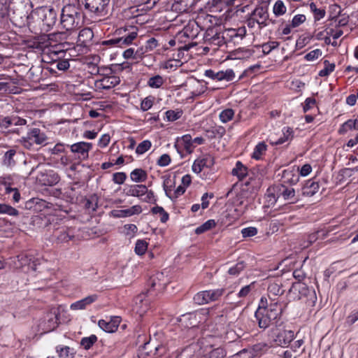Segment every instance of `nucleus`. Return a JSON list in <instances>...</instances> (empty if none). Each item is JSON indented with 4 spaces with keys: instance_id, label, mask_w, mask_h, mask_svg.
<instances>
[{
    "instance_id": "62",
    "label": "nucleus",
    "mask_w": 358,
    "mask_h": 358,
    "mask_svg": "<svg viewBox=\"0 0 358 358\" xmlns=\"http://www.w3.org/2000/svg\"><path fill=\"white\" fill-rule=\"evenodd\" d=\"M10 120L12 126H22L27 124V120L20 117L16 115H10Z\"/></svg>"
},
{
    "instance_id": "38",
    "label": "nucleus",
    "mask_w": 358,
    "mask_h": 358,
    "mask_svg": "<svg viewBox=\"0 0 358 358\" xmlns=\"http://www.w3.org/2000/svg\"><path fill=\"white\" fill-rule=\"evenodd\" d=\"M161 278H163V273H157L153 275L150 279V284L152 287H157V289H164L166 286V283H162Z\"/></svg>"
},
{
    "instance_id": "56",
    "label": "nucleus",
    "mask_w": 358,
    "mask_h": 358,
    "mask_svg": "<svg viewBox=\"0 0 358 358\" xmlns=\"http://www.w3.org/2000/svg\"><path fill=\"white\" fill-rule=\"evenodd\" d=\"M11 126L10 116L0 117V131L4 132Z\"/></svg>"
},
{
    "instance_id": "7",
    "label": "nucleus",
    "mask_w": 358,
    "mask_h": 358,
    "mask_svg": "<svg viewBox=\"0 0 358 358\" xmlns=\"http://www.w3.org/2000/svg\"><path fill=\"white\" fill-rule=\"evenodd\" d=\"M36 13L43 22V24L48 27H51L56 23L57 13L52 8L47 6L41 7L36 10Z\"/></svg>"
},
{
    "instance_id": "23",
    "label": "nucleus",
    "mask_w": 358,
    "mask_h": 358,
    "mask_svg": "<svg viewBox=\"0 0 358 358\" xmlns=\"http://www.w3.org/2000/svg\"><path fill=\"white\" fill-rule=\"evenodd\" d=\"M147 192V187L143 185H132L127 189L126 194L127 196L141 198Z\"/></svg>"
},
{
    "instance_id": "40",
    "label": "nucleus",
    "mask_w": 358,
    "mask_h": 358,
    "mask_svg": "<svg viewBox=\"0 0 358 358\" xmlns=\"http://www.w3.org/2000/svg\"><path fill=\"white\" fill-rule=\"evenodd\" d=\"M0 214H6L10 216H17L19 211L15 208L6 203H0Z\"/></svg>"
},
{
    "instance_id": "57",
    "label": "nucleus",
    "mask_w": 358,
    "mask_h": 358,
    "mask_svg": "<svg viewBox=\"0 0 358 358\" xmlns=\"http://www.w3.org/2000/svg\"><path fill=\"white\" fill-rule=\"evenodd\" d=\"M153 101H154V97H152V96H150L145 98L141 101V110L143 111H147L148 110L151 108V107L153 105Z\"/></svg>"
},
{
    "instance_id": "5",
    "label": "nucleus",
    "mask_w": 358,
    "mask_h": 358,
    "mask_svg": "<svg viewBox=\"0 0 358 358\" xmlns=\"http://www.w3.org/2000/svg\"><path fill=\"white\" fill-rule=\"evenodd\" d=\"M110 0H84L85 8L97 16H104L107 13Z\"/></svg>"
},
{
    "instance_id": "1",
    "label": "nucleus",
    "mask_w": 358,
    "mask_h": 358,
    "mask_svg": "<svg viewBox=\"0 0 358 358\" xmlns=\"http://www.w3.org/2000/svg\"><path fill=\"white\" fill-rule=\"evenodd\" d=\"M282 309V304L279 301L271 300L268 302L266 297H262L255 314L259 327L264 329L268 327L274 321L280 318Z\"/></svg>"
},
{
    "instance_id": "30",
    "label": "nucleus",
    "mask_w": 358,
    "mask_h": 358,
    "mask_svg": "<svg viewBox=\"0 0 358 358\" xmlns=\"http://www.w3.org/2000/svg\"><path fill=\"white\" fill-rule=\"evenodd\" d=\"M69 62L68 59H59L56 62H54V65L48 67V70L51 73H56V69L59 71H66L69 68Z\"/></svg>"
},
{
    "instance_id": "10",
    "label": "nucleus",
    "mask_w": 358,
    "mask_h": 358,
    "mask_svg": "<svg viewBox=\"0 0 358 358\" xmlns=\"http://www.w3.org/2000/svg\"><path fill=\"white\" fill-rule=\"evenodd\" d=\"M250 15L257 22L259 29L268 25L269 15L267 7L263 6H257Z\"/></svg>"
},
{
    "instance_id": "51",
    "label": "nucleus",
    "mask_w": 358,
    "mask_h": 358,
    "mask_svg": "<svg viewBox=\"0 0 358 358\" xmlns=\"http://www.w3.org/2000/svg\"><path fill=\"white\" fill-rule=\"evenodd\" d=\"M234 111L231 108H227V109L222 110L220 113L219 117H220V120L222 122L226 123V122L230 121L231 120H232V118L234 117Z\"/></svg>"
},
{
    "instance_id": "29",
    "label": "nucleus",
    "mask_w": 358,
    "mask_h": 358,
    "mask_svg": "<svg viewBox=\"0 0 358 358\" xmlns=\"http://www.w3.org/2000/svg\"><path fill=\"white\" fill-rule=\"evenodd\" d=\"M137 35L138 34L136 31H131L127 35L123 36L122 37H118L119 47L124 48L127 45H131L134 40L136 38Z\"/></svg>"
},
{
    "instance_id": "13",
    "label": "nucleus",
    "mask_w": 358,
    "mask_h": 358,
    "mask_svg": "<svg viewBox=\"0 0 358 358\" xmlns=\"http://www.w3.org/2000/svg\"><path fill=\"white\" fill-rule=\"evenodd\" d=\"M214 164V158L210 155H206L202 157L196 159L192 165V171L196 173H199L203 168H211Z\"/></svg>"
},
{
    "instance_id": "36",
    "label": "nucleus",
    "mask_w": 358,
    "mask_h": 358,
    "mask_svg": "<svg viewBox=\"0 0 358 358\" xmlns=\"http://www.w3.org/2000/svg\"><path fill=\"white\" fill-rule=\"evenodd\" d=\"M193 300L194 303L198 305H203L206 303H208L210 301L207 290L199 292L197 294H196L193 298Z\"/></svg>"
},
{
    "instance_id": "24",
    "label": "nucleus",
    "mask_w": 358,
    "mask_h": 358,
    "mask_svg": "<svg viewBox=\"0 0 358 358\" xmlns=\"http://www.w3.org/2000/svg\"><path fill=\"white\" fill-rule=\"evenodd\" d=\"M65 50L59 49V50H50L48 52L43 53V61L48 63H51V66L54 65V62H56L59 59L61 58L62 56L60 55H63Z\"/></svg>"
},
{
    "instance_id": "12",
    "label": "nucleus",
    "mask_w": 358,
    "mask_h": 358,
    "mask_svg": "<svg viewBox=\"0 0 358 358\" xmlns=\"http://www.w3.org/2000/svg\"><path fill=\"white\" fill-rule=\"evenodd\" d=\"M273 332L275 335L273 341L276 345L280 346L288 345L294 338V331L291 330L280 329L277 333L273 330Z\"/></svg>"
},
{
    "instance_id": "28",
    "label": "nucleus",
    "mask_w": 358,
    "mask_h": 358,
    "mask_svg": "<svg viewBox=\"0 0 358 358\" xmlns=\"http://www.w3.org/2000/svg\"><path fill=\"white\" fill-rule=\"evenodd\" d=\"M280 190V196L290 203H294L299 201V197L296 195L295 190L291 187H285L282 186Z\"/></svg>"
},
{
    "instance_id": "34",
    "label": "nucleus",
    "mask_w": 358,
    "mask_h": 358,
    "mask_svg": "<svg viewBox=\"0 0 358 358\" xmlns=\"http://www.w3.org/2000/svg\"><path fill=\"white\" fill-rule=\"evenodd\" d=\"M282 179L285 182L293 185L296 184L299 181V177L294 171L285 170L282 173Z\"/></svg>"
},
{
    "instance_id": "14",
    "label": "nucleus",
    "mask_w": 358,
    "mask_h": 358,
    "mask_svg": "<svg viewBox=\"0 0 358 358\" xmlns=\"http://www.w3.org/2000/svg\"><path fill=\"white\" fill-rule=\"evenodd\" d=\"M18 80L9 76L1 78L0 80V94H15Z\"/></svg>"
},
{
    "instance_id": "59",
    "label": "nucleus",
    "mask_w": 358,
    "mask_h": 358,
    "mask_svg": "<svg viewBox=\"0 0 358 358\" xmlns=\"http://www.w3.org/2000/svg\"><path fill=\"white\" fill-rule=\"evenodd\" d=\"M255 287V282H252L250 285H245L241 288V289L238 293V296L239 298L246 297L251 290Z\"/></svg>"
},
{
    "instance_id": "2",
    "label": "nucleus",
    "mask_w": 358,
    "mask_h": 358,
    "mask_svg": "<svg viewBox=\"0 0 358 358\" xmlns=\"http://www.w3.org/2000/svg\"><path fill=\"white\" fill-rule=\"evenodd\" d=\"M60 24L68 31L77 30L83 24L82 12L78 3H69L62 10Z\"/></svg>"
},
{
    "instance_id": "41",
    "label": "nucleus",
    "mask_w": 358,
    "mask_h": 358,
    "mask_svg": "<svg viewBox=\"0 0 358 358\" xmlns=\"http://www.w3.org/2000/svg\"><path fill=\"white\" fill-rule=\"evenodd\" d=\"M310 9L313 12L315 20L317 21L321 20L325 16L326 11L324 8H318L315 3L312 2L310 4Z\"/></svg>"
},
{
    "instance_id": "50",
    "label": "nucleus",
    "mask_w": 358,
    "mask_h": 358,
    "mask_svg": "<svg viewBox=\"0 0 358 358\" xmlns=\"http://www.w3.org/2000/svg\"><path fill=\"white\" fill-rule=\"evenodd\" d=\"M148 249V243L144 240H138L135 245V252L138 255L145 254Z\"/></svg>"
},
{
    "instance_id": "11",
    "label": "nucleus",
    "mask_w": 358,
    "mask_h": 358,
    "mask_svg": "<svg viewBox=\"0 0 358 358\" xmlns=\"http://www.w3.org/2000/svg\"><path fill=\"white\" fill-rule=\"evenodd\" d=\"M204 75L212 80L222 81H231L235 78V73L232 69H227L226 71H220L217 72L212 69L206 70Z\"/></svg>"
},
{
    "instance_id": "52",
    "label": "nucleus",
    "mask_w": 358,
    "mask_h": 358,
    "mask_svg": "<svg viewBox=\"0 0 358 358\" xmlns=\"http://www.w3.org/2000/svg\"><path fill=\"white\" fill-rule=\"evenodd\" d=\"M151 145L152 143L149 140H145L138 145L136 152L138 155H142L147 152L151 148Z\"/></svg>"
},
{
    "instance_id": "19",
    "label": "nucleus",
    "mask_w": 358,
    "mask_h": 358,
    "mask_svg": "<svg viewBox=\"0 0 358 358\" xmlns=\"http://www.w3.org/2000/svg\"><path fill=\"white\" fill-rule=\"evenodd\" d=\"M59 316L56 311L50 312L45 316V320L41 324L43 329L45 331L54 330L58 325Z\"/></svg>"
},
{
    "instance_id": "22",
    "label": "nucleus",
    "mask_w": 358,
    "mask_h": 358,
    "mask_svg": "<svg viewBox=\"0 0 358 358\" xmlns=\"http://www.w3.org/2000/svg\"><path fill=\"white\" fill-rule=\"evenodd\" d=\"M40 180L44 185L52 186L59 182L60 177L55 171H50L46 173H41V178H40Z\"/></svg>"
},
{
    "instance_id": "47",
    "label": "nucleus",
    "mask_w": 358,
    "mask_h": 358,
    "mask_svg": "<svg viewBox=\"0 0 358 358\" xmlns=\"http://www.w3.org/2000/svg\"><path fill=\"white\" fill-rule=\"evenodd\" d=\"M96 341L97 337L93 334L89 337L83 338L80 341V345L84 349L89 350Z\"/></svg>"
},
{
    "instance_id": "61",
    "label": "nucleus",
    "mask_w": 358,
    "mask_h": 358,
    "mask_svg": "<svg viewBox=\"0 0 358 358\" xmlns=\"http://www.w3.org/2000/svg\"><path fill=\"white\" fill-rule=\"evenodd\" d=\"M127 178V175L123 172L115 173L113 176V180L115 183L123 184Z\"/></svg>"
},
{
    "instance_id": "46",
    "label": "nucleus",
    "mask_w": 358,
    "mask_h": 358,
    "mask_svg": "<svg viewBox=\"0 0 358 358\" xmlns=\"http://www.w3.org/2000/svg\"><path fill=\"white\" fill-rule=\"evenodd\" d=\"M151 211L153 214L159 215V219L163 223H165L169 220V214L161 206H155L152 208Z\"/></svg>"
},
{
    "instance_id": "33",
    "label": "nucleus",
    "mask_w": 358,
    "mask_h": 358,
    "mask_svg": "<svg viewBox=\"0 0 358 358\" xmlns=\"http://www.w3.org/2000/svg\"><path fill=\"white\" fill-rule=\"evenodd\" d=\"M16 151L14 149L6 151L3 157V164L8 167L13 166L15 164L14 159Z\"/></svg>"
},
{
    "instance_id": "64",
    "label": "nucleus",
    "mask_w": 358,
    "mask_h": 358,
    "mask_svg": "<svg viewBox=\"0 0 358 358\" xmlns=\"http://www.w3.org/2000/svg\"><path fill=\"white\" fill-rule=\"evenodd\" d=\"M358 320V310H353L346 318V324L348 325H352Z\"/></svg>"
},
{
    "instance_id": "48",
    "label": "nucleus",
    "mask_w": 358,
    "mask_h": 358,
    "mask_svg": "<svg viewBox=\"0 0 358 358\" xmlns=\"http://www.w3.org/2000/svg\"><path fill=\"white\" fill-rule=\"evenodd\" d=\"M209 301H215L218 300L224 293L223 288L207 290Z\"/></svg>"
},
{
    "instance_id": "35",
    "label": "nucleus",
    "mask_w": 358,
    "mask_h": 358,
    "mask_svg": "<svg viewBox=\"0 0 358 358\" xmlns=\"http://www.w3.org/2000/svg\"><path fill=\"white\" fill-rule=\"evenodd\" d=\"M183 114L182 109L169 110L165 113L166 118L169 122H174L179 120Z\"/></svg>"
},
{
    "instance_id": "58",
    "label": "nucleus",
    "mask_w": 358,
    "mask_h": 358,
    "mask_svg": "<svg viewBox=\"0 0 358 358\" xmlns=\"http://www.w3.org/2000/svg\"><path fill=\"white\" fill-rule=\"evenodd\" d=\"M257 229L254 227L244 228L241 230V234L243 238L252 237L257 234Z\"/></svg>"
},
{
    "instance_id": "3",
    "label": "nucleus",
    "mask_w": 358,
    "mask_h": 358,
    "mask_svg": "<svg viewBox=\"0 0 358 358\" xmlns=\"http://www.w3.org/2000/svg\"><path fill=\"white\" fill-rule=\"evenodd\" d=\"M48 136L38 128L30 129L26 136H22L18 142L25 149L35 150V145L45 146L48 144Z\"/></svg>"
},
{
    "instance_id": "63",
    "label": "nucleus",
    "mask_w": 358,
    "mask_h": 358,
    "mask_svg": "<svg viewBox=\"0 0 358 358\" xmlns=\"http://www.w3.org/2000/svg\"><path fill=\"white\" fill-rule=\"evenodd\" d=\"M321 54L322 52L320 49H315L306 54L305 56V59L307 61H313L317 59L321 55Z\"/></svg>"
},
{
    "instance_id": "17",
    "label": "nucleus",
    "mask_w": 358,
    "mask_h": 358,
    "mask_svg": "<svg viewBox=\"0 0 358 358\" xmlns=\"http://www.w3.org/2000/svg\"><path fill=\"white\" fill-rule=\"evenodd\" d=\"M176 147L178 152L180 150L185 151L188 154L193 152L196 145L192 144V138L190 134H185L181 138H178Z\"/></svg>"
},
{
    "instance_id": "60",
    "label": "nucleus",
    "mask_w": 358,
    "mask_h": 358,
    "mask_svg": "<svg viewBox=\"0 0 358 358\" xmlns=\"http://www.w3.org/2000/svg\"><path fill=\"white\" fill-rule=\"evenodd\" d=\"M226 355L222 348H218L210 351L208 358H224Z\"/></svg>"
},
{
    "instance_id": "8",
    "label": "nucleus",
    "mask_w": 358,
    "mask_h": 358,
    "mask_svg": "<svg viewBox=\"0 0 358 358\" xmlns=\"http://www.w3.org/2000/svg\"><path fill=\"white\" fill-rule=\"evenodd\" d=\"M57 244L67 243L74 240L76 237L75 229L73 227H63L57 229L53 234Z\"/></svg>"
},
{
    "instance_id": "39",
    "label": "nucleus",
    "mask_w": 358,
    "mask_h": 358,
    "mask_svg": "<svg viewBox=\"0 0 358 358\" xmlns=\"http://www.w3.org/2000/svg\"><path fill=\"white\" fill-rule=\"evenodd\" d=\"M215 225H216V223L214 220H208V221L204 222L203 224L198 227L195 229V233L196 234H203V233L213 229V227H215Z\"/></svg>"
},
{
    "instance_id": "18",
    "label": "nucleus",
    "mask_w": 358,
    "mask_h": 358,
    "mask_svg": "<svg viewBox=\"0 0 358 358\" xmlns=\"http://www.w3.org/2000/svg\"><path fill=\"white\" fill-rule=\"evenodd\" d=\"M120 322V317L115 316L111 317L109 321L100 320L98 322V324L99 327L106 332L113 333L117 330Z\"/></svg>"
},
{
    "instance_id": "9",
    "label": "nucleus",
    "mask_w": 358,
    "mask_h": 358,
    "mask_svg": "<svg viewBox=\"0 0 358 358\" xmlns=\"http://www.w3.org/2000/svg\"><path fill=\"white\" fill-rule=\"evenodd\" d=\"M120 82L119 77L115 76H105L101 79L94 82V87L96 91L110 90L117 85Z\"/></svg>"
},
{
    "instance_id": "6",
    "label": "nucleus",
    "mask_w": 358,
    "mask_h": 358,
    "mask_svg": "<svg viewBox=\"0 0 358 358\" xmlns=\"http://www.w3.org/2000/svg\"><path fill=\"white\" fill-rule=\"evenodd\" d=\"M289 294L294 300H300L303 297L310 296V299H313H313H316L314 291L310 289L306 284L301 282L293 283L289 289Z\"/></svg>"
},
{
    "instance_id": "15",
    "label": "nucleus",
    "mask_w": 358,
    "mask_h": 358,
    "mask_svg": "<svg viewBox=\"0 0 358 358\" xmlns=\"http://www.w3.org/2000/svg\"><path fill=\"white\" fill-rule=\"evenodd\" d=\"M91 143L79 142L71 145V150L74 153L78 155V157L80 159H86L89 156V151L92 148Z\"/></svg>"
},
{
    "instance_id": "37",
    "label": "nucleus",
    "mask_w": 358,
    "mask_h": 358,
    "mask_svg": "<svg viewBox=\"0 0 358 358\" xmlns=\"http://www.w3.org/2000/svg\"><path fill=\"white\" fill-rule=\"evenodd\" d=\"M266 148L267 145L264 142L259 143L254 149V152L252 155V158L259 159L262 155L265 153Z\"/></svg>"
},
{
    "instance_id": "20",
    "label": "nucleus",
    "mask_w": 358,
    "mask_h": 358,
    "mask_svg": "<svg viewBox=\"0 0 358 358\" xmlns=\"http://www.w3.org/2000/svg\"><path fill=\"white\" fill-rule=\"evenodd\" d=\"M97 299L98 296L96 294L87 296L81 300L73 303L71 305V309L73 310L85 309L87 306L96 301Z\"/></svg>"
},
{
    "instance_id": "45",
    "label": "nucleus",
    "mask_w": 358,
    "mask_h": 358,
    "mask_svg": "<svg viewBox=\"0 0 358 358\" xmlns=\"http://www.w3.org/2000/svg\"><path fill=\"white\" fill-rule=\"evenodd\" d=\"M269 348V346L266 343H259L252 347V350L255 356H258L265 353Z\"/></svg>"
},
{
    "instance_id": "25",
    "label": "nucleus",
    "mask_w": 358,
    "mask_h": 358,
    "mask_svg": "<svg viewBox=\"0 0 358 358\" xmlns=\"http://www.w3.org/2000/svg\"><path fill=\"white\" fill-rule=\"evenodd\" d=\"M282 136L277 141H270L271 145H281L285 142L291 141L294 138V130L289 127H285L282 130Z\"/></svg>"
},
{
    "instance_id": "32",
    "label": "nucleus",
    "mask_w": 358,
    "mask_h": 358,
    "mask_svg": "<svg viewBox=\"0 0 358 358\" xmlns=\"http://www.w3.org/2000/svg\"><path fill=\"white\" fill-rule=\"evenodd\" d=\"M130 178L135 182H144L147 179V173L141 169H136L130 173Z\"/></svg>"
},
{
    "instance_id": "16",
    "label": "nucleus",
    "mask_w": 358,
    "mask_h": 358,
    "mask_svg": "<svg viewBox=\"0 0 358 358\" xmlns=\"http://www.w3.org/2000/svg\"><path fill=\"white\" fill-rule=\"evenodd\" d=\"M141 212V206L140 205H135L124 210H113L110 213L113 217L121 218L131 217L134 215H139Z\"/></svg>"
},
{
    "instance_id": "4",
    "label": "nucleus",
    "mask_w": 358,
    "mask_h": 358,
    "mask_svg": "<svg viewBox=\"0 0 358 358\" xmlns=\"http://www.w3.org/2000/svg\"><path fill=\"white\" fill-rule=\"evenodd\" d=\"M210 32L213 33V29L207 31L206 35L205 36V41L210 44L213 43L217 46H221L222 44L226 43L228 38L231 40L234 38H237L236 29H229L225 30L222 34L220 33H215L211 36H210Z\"/></svg>"
},
{
    "instance_id": "49",
    "label": "nucleus",
    "mask_w": 358,
    "mask_h": 358,
    "mask_svg": "<svg viewBox=\"0 0 358 358\" xmlns=\"http://www.w3.org/2000/svg\"><path fill=\"white\" fill-rule=\"evenodd\" d=\"M273 10L276 16H280L286 13L287 8L282 1L278 0L273 6Z\"/></svg>"
},
{
    "instance_id": "27",
    "label": "nucleus",
    "mask_w": 358,
    "mask_h": 358,
    "mask_svg": "<svg viewBox=\"0 0 358 358\" xmlns=\"http://www.w3.org/2000/svg\"><path fill=\"white\" fill-rule=\"evenodd\" d=\"M320 185L317 182L309 180L304 184L302 191L303 194L307 196H312L319 190Z\"/></svg>"
},
{
    "instance_id": "55",
    "label": "nucleus",
    "mask_w": 358,
    "mask_h": 358,
    "mask_svg": "<svg viewBox=\"0 0 358 358\" xmlns=\"http://www.w3.org/2000/svg\"><path fill=\"white\" fill-rule=\"evenodd\" d=\"M71 348L68 346H59L57 348V352L59 354V357L61 358H69L73 357V353L71 352Z\"/></svg>"
},
{
    "instance_id": "53",
    "label": "nucleus",
    "mask_w": 358,
    "mask_h": 358,
    "mask_svg": "<svg viewBox=\"0 0 358 358\" xmlns=\"http://www.w3.org/2000/svg\"><path fill=\"white\" fill-rule=\"evenodd\" d=\"M245 267L244 262L241 261L238 262L235 266L231 267L228 273L229 275H238Z\"/></svg>"
},
{
    "instance_id": "42",
    "label": "nucleus",
    "mask_w": 358,
    "mask_h": 358,
    "mask_svg": "<svg viewBox=\"0 0 358 358\" xmlns=\"http://www.w3.org/2000/svg\"><path fill=\"white\" fill-rule=\"evenodd\" d=\"M175 186V181L171 178H166L164 180L163 187L165 191L166 195L170 198L173 199V187Z\"/></svg>"
},
{
    "instance_id": "21",
    "label": "nucleus",
    "mask_w": 358,
    "mask_h": 358,
    "mask_svg": "<svg viewBox=\"0 0 358 358\" xmlns=\"http://www.w3.org/2000/svg\"><path fill=\"white\" fill-rule=\"evenodd\" d=\"M284 293V289L282 288L281 284L277 282H272L268 287V302L271 301H278L276 296H280Z\"/></svg>"
},
{
    "instance_id": "31",
    "label": "nucleus",
    "mask_w": 358,
    "mask_h": 358,
    "mask_svg": "<svg viewBox=\"0 0 358 358\" xmlns=\"http://www.w3.org/2000/svg\"><path fill=\"white\" fill-rule=\"evenodd\" d=\"M232 174L243 180L248 174V169L241 162H237L236 166L232 169Z\"/></svg>"
},
{
    "instance_id": "26",
    "label": "nucleus",
    "mask_w": 358,
    "mask_h": 358,
    "mask_svg": "<svg viewBox=\"0 0 358 358\" xmlns=\"http://www.w3.org/2000/svg\"><path fill=\"white\" fill-rule=\"evenodd\" d=\"M93 37V31L90 28L86 27L80 31L78 36V42L81 45L86 46L92 40Z\"/></svg>"
},
{
    "instance_id": "54",
    "label": "nucleus",
    "mask_w": 358,
    "mask_h": 358,
    "mask_svg": "<svg viewBox=\"0 0 358 358\" xmlns=\"http://www.w3.org/2000/svg\"><path fill=\"white\" fill-rule=\"evenodd\" d=\"M279 43L277 41H269L262 45V52L264 55L269 54L273 50L279 46Z\"/></svg>"
},
{
    "instance_id": "44",
    "label": "nucleus",
    "mask_w": 358,
    "mask_h": 358,
    "mask_svg": "<svg viewBox=\"0 0 358 358\" xmlns=\"http://www.w3.org/2000/svg\"><path fill=\"white\" fill-rule=\"evenodd\" d=\"M324 69L320 70L318 75L321 77L329 76L335 69V64L330 63L328 60L324 61Z\"/></svg>"
},
{
    "instance_id": "43",
    "label": "nucleus",
    "mask_w": 358,
    "mask_h": 358,
    "mask_svg": "<svg viewBox=\"0 0 358 358\" xmlns=\"http://www.w3.org/2000/svg\"><path fill=\"white\" fill-rule=\"evenodd\" d=\"M164 83V79L159 75H156L149 78L148 85L152 88H159Z\"/></svg>"
}]
</instances>
